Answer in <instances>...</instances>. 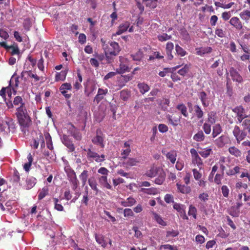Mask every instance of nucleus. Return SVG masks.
<instances>
[{
  "label": "nucleus",
  "mask_w": 250,
  "mask_h": 250,
  "mask_svg": "<svg viewBox=\"0 0 250 250\" xmlns=\"http://www.w3.org/2000/svg\"><path fill=\"white\" fill-rule=\"evenodd\" d=\"M7 51L9 52L12 55H19L20 54V50L17 45H10Z\"/></svg>",
  "instance_id": "obj_47"
},
{
  "label": "nucleus",
  "mask_w": 250,
  "mask_h": 250,
  "mask_svg": "<svg viewBox=\"0 0 250 250\" xmlns=\"http://www.w3.org/2000/svg\"><path fill=\"white\" fill-rule=\"evenodd\" d=\"M173 208L180 214L181 217L184 220H188V218L186 213V206L185 205L174 203Z\"/></svg>",
  "instance_id": "obj_8"
},
{
  "label": "nucleus",
  "mask_w": 250,
  "mask_h": 250,
  "mask_svg": "<svg viewBox=\"0 0 250 250\" xmlns=\"http://www.w3.org/2000/svg\"><path fill=\"white\" fill-rule=\"evenodd\" d=\"M198 95L203 106L204 107H208L209 104L208 102H207V95L206 92L204 91L200 92Z\"/></svg>",
  "instance_id": "obj_29"
},
{
  "label": "nucleus",
  "mask_w": 250,
  "mask_h": 250,
  "mask_svg": "<svg viewBox=\"0 0 250 250\" xmlns=\"http://www.w3.org/2000/svg\"><path fill=\"white\" fill-rule=\"evenodd\" d=\"M241 123L243 126L242 130H244L245 131L248 130V132H250V119H244Z\"/></svg>",
  "instance_id": "obj_46"
},
{
  "label": "nucleus",
  "mask_w": 250,
  "mask_h": 250,
  "mask_svg": "<svg viewBox=\"0 0 250 250\" xmlns=\"http://www.w3.org/2000/svg\"><path fill=\"white\" fill-rule=\"evenodd\" d=\"M143 52L140 49L134 54L131 55L133 60L136 61H140L143 58Z\"/></svg>",
  "instance_id": "obj_38"
},
{
  "label": "nucleus",
  "mask_w": 250,
  "mask_h": 250,
  "mask_svg": "<svg viewBox=\"0 0 250 250\" xmlns=\"http://www.w3.org/2000/svg\"><path fill=\"white\" fill-rule=\"evenodd\" d=\"M153 214L155 220L159 224L163 226H166L167 225L166 222L163 220L160 215L155 212H153Z\"/></svg>",
  "instance_id": "obj_43"
},
{
  "label": "nucleus",
  "mask_w": 250,
  "mask_h": 250,
  "mask_svg": "<svg viewBox=\"0 0 250 250\" xmlns=\"http://www.w3.org/2000/svg\"><path fill=\"white\" fill-rule=\"evenodd\" d=\"M9 107L17 106L16 115L18 118L20 125L21 127V131L25 132L26 129L29 127L31 120L27 113L26 101L21 96H17L14 98L13 104L10 103Z\"/></svg>",
  "instance_id": "obj_1"
},
{
  "label": "nucleus",
  "mask_w": 250,
  "mask_h": 250,
  "mask_svg": "<svg viewBox=\"0 0 250 250\" xmlns=\"http://www.w3.org/2000/svg\"><path fill=\"white\" fill-rule=\"evenodd\" d=\"M192 172L194 178L196 180H198L201 178L202 174L197 169L194 168Z\"/></svg>",
  "instance_id": "obj_64"
},
{
  "label": "nucleus",
  "mask_w": 250,
  "mask_h": 250,
  "mask_svg": "<svg viewBox=\"0 0 250 250\" xmlns=\"http://www.w3.org/2000/svg\"><path fill=\"white\" fill-rule=\"evenodd\" d=\"M83 150L87 152V158L89 161H95L97 163H101L105 160V155L102 154L100 155L94 151L91 147L88 149H83Z\"/></svg>",
  "instance_id": "obj_2"
},
{
  "label": "nucleus",
  "mask_w": 250,
  "mask_h": 250,
  "mask_svg": "<svg viewBox=\"0 0 250 250\" xmlns=\"http://www.w3.org/2000/svg\"><path fill=\"white\" fill-rule=\"evenodd\" d=\"M25 73H27V77H31L32 78H34L35 80V82H38L40 80V77L36 74H33L31 71H23V74Z\"/></svg>",
  "instance_id": "obj_53"
},
{
  "label": "nucleus",
  "mask_w": 250,
  "mask_h": 250,
  "mask_svg": "<svg viewBox=\"0 0 250 250\" xmlns=\"http://www.w3.org/2000/svg\"><path fill=\"white\" fill-rule=\"evenodd\" d=\"M48 194V189L46 187H44L39 192L38 194V200H41Z\"/></svg>",
  "instance_id": "obj_45"
},
{
  "label": "nucleus",
  "mask_w": 250,
  "mask_h": 250,
  "mask_svg": "<svg viewBox=\"0 0 250 250\" xmlns=\"http://www.w3.org/2000/svg\"><path fill=\"white\" fill-rule=\"evenodd\" d=\"M116 70L118 74H123L125 72L129 71L128 66L123 63H120L119 67L117 68Z\"/></svg>",
  "instance_id": "obj_36"
},
{
  "label": "nucleus",
  "mask_w": 250,
  "mask_h": 250,
  "mask_svg": "<svg viewBox=\"0 0 250 250\" xmlns=\"http://www.w3.org/2000/svg\"><path fill=\"white\" fill-rule=\"evenodd\" d=\"M104 134L100 129L96 130V135L92 140V142L97 146H99L101 148L104 147Z\"/></svg>",
  "instance_id": "obj_5"
},
{
  "label": "nucleus",
  "mask_w": 250,
  "mask_h": 250,
  "mask_svg": "<svg viewBox=\"0 0 250 250\" xmlns=\"http://www.w3.org/2000/svg\"><path fill=\"white\" fill-rule=\"evenodd\" d=\"M189 65L185 64L182 68L178 71V73L182 76H185L189 71Z\"/></svg>",
  "instance_id": "obj_48"
},
{
  "label": "nucleus",
  "mask_w": 250,
  "mask_h": 250,
  "mask_svg": "<svg viewBox=\"0 0 250 250\" xmlns=\"http://www.w3.org/2000/svg\"><path fill=\"white\" fill-rule=\"evenodd\" d=\"M158 176L155 179V183L158 185H161L163 183L166 178V174L162 170H159Z\"/></svg>",
  "instance_id": "obj_24"
},
{
  "label": "nucleus",
  "mask_w": 250,
  "mask_h": 250,
  "mask_svg": "<svg viewBox=\"0 0 250 250\" xmlns=\"http://www.w3.org/2000/svg\"><path fill=\"white\" fill-rule=\"evenodd\" d=\"M125 160H126L123 162V165L126 167L136 166L139 163V161L136 158H128Z\"/></svg>",
  "instance_id": "obj_17"
},
{
  "label": "nucleus",
  "mask_w": 250,
  "mask_h": 250,
  "mask_svg": "<svg viewBox=\"0 0 250 250\" xmlns=\"http://www.w3.org/2000/svg\"><path fill=\"white\" fill-rule=\"evenodd\" d=\"M232 134L238 144L244 140L247 135L246 131L241 129L240 127L237 125L234 126L232 130Z\"/></svg>",
  "instance_id": "obj_4"
},
{
  "label": "nucleus",
  "mask_w": 250,
  "mask_h": 250,
  "mask_svg": "<svg viewBox=\"0 0 250 250\" xmlns=\"http://www.w3.org/2000/svg\"><path fill=\"white\" fill-rule=\"evenodd\" d=\"M44 137L45 138L46 142V146L47 148L52 150H53V143L52 141V138L50 135V134L48 132H46L44 133Z\"/></svg>",
  "instance_id": "obj_28"
},
{
  "label": "nucleus",
  "mask_w": 250,
  "mask_h": 250,
  "mask_svg": "<svg viewBox=\"0 0 250 250\" xmlns=\"http://www.w3.org/2000/svg\"><path fill=\"white\" fill-rule=\"evenodd\" d=\"M179 231L178 230L172 229L167 232V237H174L178 235Z\"/></svg>",
  "instance_id": "obj_58"
},
{
  "label": "nucleus",
  "mask_w": 250,
  "mask_h": 250,
  "mask_svg": "<svg viewBox=\"0 0 250 250\" xmlns=\"http://www.w3.org/2000/svg\"><path fill=\"white\" fill-rule=\"evenodd\" d=\"M171 36L170 35H168L166 33H164L162 35L158 36V39L160 42L166 41L170 39Z\"/></svg>",
  "instance_id": "obj_55"
},
{
  "label": "nucleus",
  "mask_w": 250,
  "mask_h": 250,
  "mask_svg": "<svg viewBox=\"0 0 250 250\" xmlns=\"http://www.w3.org/2000/svg\"><path fill=\"white\" fill-rule=\"evenodd\" d=\"M205 137L203 132L200 130L193 136V139L197 142H201L204 140Z\"/></svg>",
  "instance_id": "obj_37"
},
{
  "label": "nucleus",
  "mask_w": 250,
  "mask_h": 250,
  "mask_svg": "<svg viewBox=\"0 0 250 250\" xmlns=\"http://www.w3.org/2000/svg\"><path fill=\"white\" fill-rule=\"evenodd\" d=\"M166 118L167 119L168 123L173 126H176L178 125L180 121V117H176L175 116L168 114L166 116Z\"/></svg>",
  "instance_id": "obj_19"
},
{
  "label": "nucleus",
  "mask_w": 250,
  "mask_h": 250,
  "mask_svg": "<svg viewBox=\"0 0 250 250\" xmlns=\"http://www.w3.org/2000/svg\"><path fill=\"white\" fill-rule=\"evenodd\" d=\"M190 152L191 155L192 164L194 165H197V166L199 167V168L201 169L203 164L202 160L199 156L197 151L195 149L193 148L190 149Z\"/></svg>",
  "instance_id": "obj_7"
},
{
  "label": "nucleus",
  "mask_w": 250,
  "mask_h": 250,
  "mask_svg": "<svg viewBox=\"0 0 250 250\" xmlns=\"http://www.w3.org/2000/svg\"><path fill=\"white\" fill-rule=\"evenodd\" d=\"M188 214L189 216H192L194 219H196V218H197V216H196L197 209H196V208L194 206H193L192 205H190L189 207Z\"/></svg>",
  "instance_id": "obj_50"
},
{
  "label": "nucleus",
  "mask_w": 250,
  "mask_h": 250,
  "mask_svg": "<svg viewBox=\"0 0 250 250\" xmlns=\"http://www.w3.org/2000/svg\"><path fill=\"white\" fill-rule=\"evenodd\" d=\"M53 200L55 203L54 208L58 211H62L63 210V207L61 204L58 203L59 202L58 199L55 198L53 199Z\"/></svg>",
  "instance_id": "obj_57"
},
{
  "label": "nucleus",
  "mask_w": 250,
  "mask_h": 250,
  "mask_svg": "<svg viewBox=\"0 0 250 250\" xmlns=\"http://www.w3.org/2000/svg\"><path fill=\"white\" fill-rule=\"evenodd\" d=\"M131 152L130 148H126L122 150L121 152L122 158L124 160H125L127 158V156L129 155Z\"/></svg>",
  "instance_id": "obj_56"
},
{
  "label": "nucleus",
  "mask_w": 250,
  "mask_h": 250,
  "mask_svg": "<svg viewBox=\"0 0 250 250\" xmlns=\"http://www.w3.org/2000/svg\"><path fill=\"white\" fill-rule=\"evenodd\" d=\"M72 88L70 83H63L59 88L60 91L62 94L66 99H69L71 96V94H68L67 90H71Z\"/></svg>",
  "instance_id": "obj_9"
},
{
  "label": "nucleus",
  "mask_w": 250,
  "mask_h": 250,
  "mask_svg": "<svg viewBox=\"0 0 250 250\" xmlns=\"http://www.w3.org/2000/svg\"><path fill=\"white\" fill-rule=\"evenodd\" d=\"M110 46L107 49L110 51V54H113L114 56H117L121 51L119 44L115 42H111L109 43Z\"/></svg>",
  "instance_id": "obj_10"
},
{
  "label": "nucleus",
  "mask_w": 250,
  "mask_h": 250,
  "mask_svg": "<svg viewBox=\"0 0 250 250\" xmlns=\"http://www.w3.org/2000/svg\"><path fill=\"white\" fill-rule=\"evenodd\" d=\"M211 152H212V149L209 147L201 149L199 151L200 155L204 158L208 157Z\"/></svg>",
  "instance_id": "obj_27"
},
{
  "label": "nucleus",
  "mask_w": 250,
  "mask_h": 250,
  "mask_svg": "<svg viewBox=\"0 0 250 250\" xmlns=\"http://www.w3.org/2000/svg\"><path fill=\"white\" fill-rule=\"evenodd\" d=\"M88 177V171L87 170H84L80 175L79 177L82 181L83 185H85Z\"/></svg>",
  "instance_id": "obj_44"
},
{
  "label": "nucleus",
  "mask_w": 250,
  "mask_h": 250,
  "mask_svg": "<svg viewBox=\"0 0 250 250\" xmlns=\"http://www.w3.org/2000/svg\"><path fill=\"white\" fill-rule=\"evenodd\" d=\"M158 173V171L155 168H151L146 173L147 176L150 177H154L156 176Z\"/></svg>",
  "instance_id": "obj_63"
},
{
  "label": "nucleus",
  "mask_w": 250,
  "mask_h": 250,
  "mask_svg": "<svg viewBox=\"0 0 250 250\" xmlns=\"http://www.w3.org/2000/svg\"><path fill=\"white\" fill-rule=\"evenodd\" d=\"M98 180L100 184L103 186L104 187L107 189H111L112 187L107 181V176H102L99 177Z\"/></svg>",
  "instance_id": "obj_23"
},
{
  "label": "nucleus",
  "mask_w": 250,
  "mask_h": 250,
  "mask_svg": "<svg viewBox=\"0 0 250 250\" xmlns=\"http://www.w3.org/2000/svg\"><path fill=\"white\" fill-rule=\"evenodd\" d=\"M95 237L96 242L103 247L104 248L106 246V244L104 240V236L102 235H98L97 233L95 234Z\"/></svg>",
  "instance_id": "obj_40"
},
{
  "label": "nucleus",
  "mask_w": 250,
  "mask_h": 250,
  "mask_svg": "<svg viewBox=\"0 0 250 250\" xmlns=\"http://www.w3.org/2000/svg\"><path fill=\"white\" fill-rule=\"evenodd\" d=\"M130 97V92L128 89H124L120 92V98L124 101H127Z\"/></svg>",
  "instance_id": "obj_34"
},
{
  "label": "nucleus",
  "mask_w": 250,
  "mask_h": 250,
  "mask_svg": "<svg viewBox=\"0 0 250 250\" xmlns=\"http://www.w3.org/2000/svg\"><path fill=\"white\" fill-rule=\"evenodd\" d=\"M132 79V75L129 74L121 75V76L118 77L117 80L118 86L120 88L123 87L128 82L131 80Z\"/></svg>",
  "instance_id": "obj_13"
},
{
  "label": "nucleus",
  "mask_w": 250,
  "mask_h": 250,
  "mask_svg": "<svg viewBox=\"0 0 250 250\" xmlns=\"http://www.w3.org/2000/svg\"><path fill=\"white\" fill-rule=\"evenodd\" d=\"M105 56L108 63H111L113 62L114 60L113 56H114L113 54H110L109 51L107 50H105Z\"/></svg>",
  "instance_id": "obj_54"
},
{
  "label": "nucleus",
  "mask_w": 250,
  "mask_h": 250,
  "mask_svg": "<svg viewBox=\"0 0 250 250\" xmlns=\"http://www.w3.org/2000/svg\"><path fill=\"white\" fill-rule=\"evenodd\" d=\"M68 179L71 185L72 189L76 191L79 185V181L77 178V176L74 170L70 168L65 169Z\"/></svg>",
  "instance_id": "obj_3"
},
{
  "label": "nucleus",
  "mask_w": 250,
  "mask_h": 250,
  "mask_svg": "<svg viewBox=\"0 0 250 250\" xmlns=\"http://www.w3.org/2000/svg\"><path fill=\"white\" fill-rule=\"evenodd\" d=\"M177 153L175 151H171L166 154L167 159L169 160L172 164H174L176 159Z\"/></svg>",
  "instance_id": "obj_35"
},
{
  "label": "nucleus",
  "mask_w": 250,
  "mask_h": 250,
  "mask_svg": "<svg viewBox=\"0 0 250 250\" xmlns=\"http://www.w3.org/2000/svg\"><path fill=\"white\" fill-rule=\"evenodd\" d=\"M146 2V5L151 8H154L157 6L158 0H143Z\"/></svg>",
  "instance_id": "obj_49"
},
{
  "label": "nucleus",
  "mask_w": 250,
  "mask_h": 250,
  "mask_svg": "<svg viewBox=\"0 0 250 250\" xmlns=\"http://www.w3.org/2000/svg\"><path fill=\"white\" fill-rule=\"evenodd\" d=\"M224 174L217 173L214 178V182L217 185L221 184V180L223 178Z\"/></svg>",
  "instance_id": "obj_59"
},
{
  "label": "nucleus",
  "mask_w": 250,
  "mask_h": 250,
  "mask_svg": "<svg viewBox=\"0 0 250 250\" xmlns=\"http://www.w3.org/2000/svg\"><path fill=\"white\" fill-rule=\"evenodd\" d=\"M176 108L181 112V114L185 117H188V114L187 112V108L185 104H178L176 106Z\"/></svg>",
  "instance_id": "obj_32"
},
{
  "label": "nucleus",
  "mask_w": 250,
  "mask_h": 250,
  "mask_svg": "<svg viewBox=\"0 0 250 250\" xmlns=\"http://www.w3.org/2000/svg\"><path fill=\"white\" fill-rule=\"evenodd\" d=\"M203 129L206 134H209L211 132V125L205 123L203 125Z\"/></svg>",
  "instance_id": "obj_60"
},
{
  "label": "nucleus",
  "mask_w": 250,
  "mask_h": 250,
  "mask_svg": "<svg viewBox=\"0 0 250 250\" xmlns=\"http://www.w3.org/2000/svg\"><path fill=\"white\" fill-rule=\"evenodd\" d=\"M108 93V89L107 88H99L97 95L94 99V101L97 104H99L102 100H103L105 96Z\"/></svg>",
  "instance_id": "obj_11"
},
{
  "label": "nucleus",
  "mask_w": 250,
  "mask_h": 250,
  "mask_svg": "<svg viewBox=\"0 0 250 250\" xmlns=\"http://www.w3.org/2000/svg\"><path fill=\"white\" fill-rule=\"evenodd\" d=\"M242 168L239 166H235L232 169H229L226 171V174L229 176H234L239 173Z\"/></svg>",
  "instance_id": "obj_25"
},
{
  "label": "nucleus",
  "mask_w": 250,
  "mask_h": 250,
  "mask_svg": "<svg viewBox=\"0 0 250 250\" xmlns=\"http://www.w3.org/2000/svg\"><path fill=\"white\" fill-rule=\"evenodd\" d=\"M212 49L210 47H199L196 48V51L197 55L203 56L205 54L210 53L211 52Z\"/></svg>",
  "instance_id": "obj_21"
},
{
  "label": "nucleus",
  "mask_w": 250,
  "mask_h": 250,
  "mask_svg": "<svg viewBox=\"0 0 250 250\" xmlns=\"http://www.w3.org/2000/svg\"><path fill=\"white\" fill-rule=\"evenodd\" d=\"M231 16L230 11H225L222 13L221 17L224 21L229 20Z\"/></svg>",
  "instance_id": "obj_61"
},
{
  "label": "nucleus",
  "mask_w": 250,
  "mask_h": 250,
  "mask_svg": "<svg viewBox=\"0 0 250 250\" xmlns=\"http://www.w3.org/2000/svg\"><path fill=\"white\" fill-rule=\"evenodd\" d=\"M194 112L196 117L199 119L202 118L204 116V112L199 105L194 106Z\"/></svg>",
  "instance_id": "obj_39"
},
{
  "label": "nucleus",
  "mask_w": 250,
  "mask_h": 250,
  "mask_svg": "<svg viewBox=\"0 0 250 250\" xmlns=\"http://www.w3.org/2000/svg\"><path fill=\"white\" fill-rule=\"evenodd\" d=\"M37 180L33 177H27L26 180V189H30L32 188L36 184Z\"/></svg>",
  "instance_id": "obj_20"
},
{
  "label": "nucleus",
  "mask_w": 250,
  "mask_h": 250,
  "mask_svg": "<svg viewBox=\"0 0 250 250\" xmlns=\"http://www.w3.org/2000/svg\"><path fill=\"white\" fill-rule=\"evenodd\" d=\"M179 65H177L171 68V72H170L171 73L170 77L173 82H177L181 80L178 75L176 73L173 72L174 71L179 68Z\"/></svg>",
  "instance_id": "obj_41"
},
{
  "label": "nucleus",
  "mask_w": 250,
  "mask_h": 250,
  "mask_svg": "<svg viewBox=\"0 0 250 250\" xmlns=\"http://www.w3.org/2000/svg\"><path fill=\"white\" fill-rule=\"evenodd\" d=\"M137 86L140 93L142 94H145L146 92L148 91L150 89L149 86L144 83H138Z\"/></svg>",
  "instance_id": "obj_30"
},
{
  "label": "nucleus",
  "mask_w": 250,
  "mask_h": 250,
  "mask_svg": "<svg viewBox=\"0 0 250 250\" xmlns=\"http://www.w3.org/2000/svg\"><path fill=\"white\" fill-rule=\"evenodd\" d=\"M130 23L129 22H125L122 24H121L119 27L118 30L116 33L113 34V36L120 35L122 33L127 31V29L129 27Z\"/></svg>",
  "instance_id": "obj_16"
},
{
  "label": "nucleus",
  "mask_w": 250,
  "mask_h": 250,
  "mask_svg": "<svg viewBox=\"0 0 250 250\" xmlns=\"http://www.w3.org/2000/svg\"><path fill=\"white\" fill-rule=\"evenodd\" d=\"M67 71H62L61 72L57 73L55 76V81L56 82L59 81H64L67 75Z\"/></svg>",
  "instance_id": "obj_33"
},
{
  "label": "nucleus",
  "mask_w": 250,
  "mask_h": 250,
  "mask_svg": "<svg viewBox=\"0 0 250 250\" xmlns=\"http://www.w3.org/2000/svg\"><path fill=\"white\" fill-rule=\"evenodd\" d=\"M222 132V128L220 125L216 124L213 127L212 133V137L215 138Z\"/></svg>",
  "instance_id": "obj_42"
},
{
  "label": "nucleus",
  "mask_w": 250,
  "mask_h": 250,
  "mask_svg": "<svg viewBox=\"0 0 250 250\" xmlns=\"http://www.w3.org/2000/svg\"><path fill=\"white\" fill-rule=\"evenodd\" d=\"M229 23L237 30H241L243 29V23L237 17H232L230 19Z\"/></svg>",
  "instance_id": "obj_12"
},
{
  "label": "nucleus",
  "mask_w": 250,
  "mask_h": 250,
  "mask_svg": "<svg viewBox=\"0 0 250 250\" xmlns=\"http://www.w3.org/2000/svg\"><path fill=\"white\" fill-rule=\"evenodd\" d=\"M175 50L177 54L181 57H184L187 54V52L178 44L176 45Z\"/></svg>",
  "instance_id": "obj_51"
},
{
  "label": "nucleus",
  "mask_w": 250,
  "mask_h": 250,
  "mask_svg": "<svg viewBox=\"0 0 250 250\" xmlns=\"http://www.w3.org/2000/svg\"><path fill=\"white\" fill-rule=\"evenodd\" d=\"M239 15L243 20L248 22L250 19V11L249 10H244L240 13Z\"/></svg>",
  "instance_id": "obj_31"
},
{
  "label": "nucleus",
  "mask_w": 250,
  "mask_h": 250,
  "mask_svg": "<svg viewBox=\"0 0 250 250\" xmlns=\"http://www.w3.org/2000/svg\"><path fill=\"white\" fill-rule=\"evenodd\" d=\"M176 186L179 191L182 193H188L191 191L190 187L188 185H182L179 183H177Z\"/></svg>",
  "instance_id": "obj_26"
},
{
  "label": "nucleus",
  "mask_w": 250,
  "mask_h": 250,
  "mask_svg": "<svg viewBox=\"0 0 250 250\" xmlns=\"http://www.w3.org/2000/svg\"><path fill=\"white\" fill-rule=\"evenodd\" d=\"M229 215L233 217H238L239 214V211L234 207H230L228 211Z\"/></svg>",
  "instance_id": "obj_52"
},
{
  "label": "nucleus",
  "mask_w": 250,
  "mask_h": 250,
  "mask_svg": "<svg viewBox=\"0 0 250 250\" xmlns=\"http://www.w3.org/2000/svg\"><path fill=\"white\" fill-rule=\"evenodd\" d=\"M221 191L224 197H228L229 194V189L227 186L224 185L221 187Z\"/></svg>",
  "instance_id": "obj_62"
},
{
  "label": "nucleus",
  "mask_w": 250,
  "mask_h": 250,
  "mask_svg": "<svg viewBox=\"0 0 250 250\" xmlns=\"http://www.w3.org/2000/svg\"><path fill=\"white\" fill-rule=\"evenodd\" d=\"M229 152L236 157H240L242 155L241 151L234 146H230L228 149Z\"/></svg>",
  "instance_id": "obj_22"
},
{
  "label": "nucleus",
  "mask_w": 250,
  "mask_h": 250,
  "mask_svg": "<svg viewBox=\"0 0 250 250\" xmlns=\"http://www.w3.org/2000/svg\"><path fill=\"white\" fill-rule=\"evenodd\" d=\"M230 75L233 81L241 83L243 82V78L238 71L233 67L230 68L229 70Z\"/></svg>",
  "instance_id": "obj_14"
},
{
  "label": "nucleus",
  "mask_w": 250,
  "mask_h": 250,
  "mask_svg": "<svg viewBox=\"0 0 250 250\" xmlns=\"http://www.w3.org/2000/svg\"><path fill=\"white\" fill-rule=\"evenodd\" d=\"M88 183L92 190L95 191V194L97 195L99 192V189L98 188V184L95 178L93 177L90 178L88 180Z\"/></svg>",
  "instance_id": "obj_18"
},
{
  "label": "nucleus",
  "mask_w": 250,
  "mask_h": 250,
  "mask_svg": "<svg viewBox=\"0 0 250 250\" xmlns=\"http://www.w3.org/2000/svg\"><path fill=\"white\" fill-rule=\"evenodd\" d=\"M232 111L236 113L237 122L239 123H241L247 117L244 108L241 105L235 107L232 109Z\"/></svg>",
  "instance_id": "obj_6"
},
{
  "label": "nucleus",
  "mask_w": 250,
  "mask_h": 250,
  "mask_svg": "<svg viewBox=\"0 0 250 250\" xmlns=\"http://www.w3.org/2000/svg\"><path fill=\"white\" fill-rule=\"evenodd\" d=\"M62 143L69 149V152H72L75 150V147L72 141L67 136H63Z\"/></svg>",
  "instance_id": "obj_15"
}]
</instances>
